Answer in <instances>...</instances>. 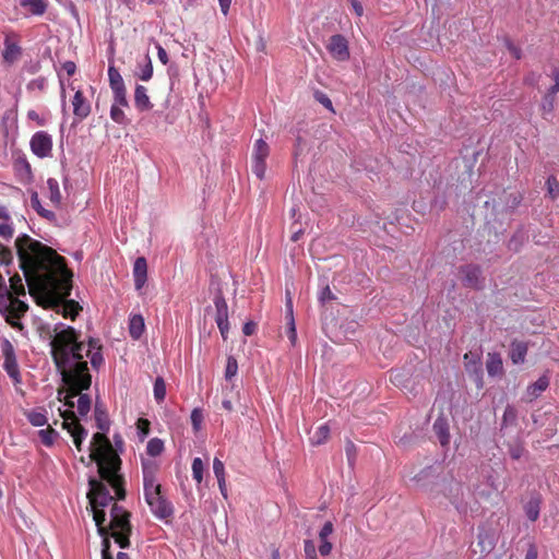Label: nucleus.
<instances>
[{"label":"nucleus","mask_w":559,"mask_h":559,"mask_svg":"<svg viewBox=\"0 0 559 559\" xmlns=\"http://www.w3.org/2000/svg\"><path fill=\"white\" fill-rule=\"evenodd\" d=\"M0 236L4 239H10L13 236V227L8 222L0 224Z\"/></svg>","instance_id":"obj_53"},{"label":"nucleus","mask_w":559,"mask_h":559,"mask_svg":"<svg viewBox=\"0 0 559 559\" xmlns=\"http://www.w3.org/2000/svg\"><path fill=\"white\" fill-rule=\"evenodd\" d=\"M305 556L306 558L317 556L314 543L310 539L305 540Z\"/></svg>","instance_id":"obj_57"},{"label":"nucleus","mask_w":559,"mask_h":559,"mask_svg":"<svg viewBox=\"0 0 559 559\" xmlns=\"http://www.w3.org/2000/svg\"><path fill=\"white\" fill-rule=\"evenodd\" d=\"M38 436L43 444L51 447L58 436V432L52 428H47L39 430Z\"/></svg>","instance_id":"obj_35"},{"label":"nucleus","mask_w":559,"mask_h":559,"mask_svg":"<svg viewBox=\"0 0 559 559\" xmlns=\"http://www.w3.org/2000/svg\"><path fill=\"white\" fill-rule=\"evenodd\" d=\"M218 2L222 13L226 16L228 14L231 0H218Z\"/></svg>","instance_id":"obj_64"},{"label":"nucleus","mask_w":559,"mask_h":559,"mask_svg":"<svg viewBox=\"0 0 559 559\" xmlns=\"http://www.w3.org/2000/svg\"><path fill=\"white\" fill-rule=\"evenodd\" d=\"M332 299H334V295H333L332 290L330 289V287L329 286L323 287L322 290L320 292L319 300L321 302H326Z\"/></svg>","instance_id":"obj_56"},{"label":"nucleus","mask_w":559,"mask_h":559,"mask_svg":"<svg viewBox=\"0 0 559 559\" xmlns=\"http://www.w3.org/2000/svg\"><path fill=\"white\" fill-rule=\"evenodd\" d=\"M154 399L157 403H160L165 400L166 396V383L163 378H156L154 382Z\"/></svg>","instance_id":"obj_36"},{"label":"nucleus","mask_w":559,"mask_h":559,"mask_svg":"<svg viewBox=\"0 0 559 559\" xmlns=\"http://www.w3.org/2000/svg\"><path fill=\"white\" fill-rule=\"evenodd\" d=\"M12 251L0 243V265H8L12 262Z\"/></svg>","instance_id":"obj_47"},{"label":"nucleus","mask_w":559,"mask_h":559,"mask_svg":"<svg viewBox=\"0 0 559 559\" xmlns=\"http://www.w3.org/2000/svg\"><path fill=\"white\" fill-rule=\"evenodd\" d=\"M556 97L546 93L542 102V110L544 115L550 114L555 107Z\"/></svg>","instance_id":"obj_46"},{"label":"nucleus","mask_w":559,"mask_h":559,"mask_svg":"<svg viewBox=\"0 0 559 559\" xmlns=\"http://www.w3.org/2000/svg\"><path fill=\"white\" fill-rule=\"evenodd\" d=\"M11 294L20 296L25 295V288L22 278L19 275L10 277V287H8Z\"/></svg>","instance_id":"obj_38"},{"label":"nucleus","mask_w":559,"mask_h":559,"mask_svg":"<svg viewBox=\"0 0 559 559\" xmlns=\"http://www.w3.org/2000/svg\"><path fill=\"white\" fill-rule=\"evenodd\" d=\"M330 435V428L326 424L320 425L310 438V442L313 445H320L324 443Z\"/></svg>","instance_id":"obj_32"},{"label":"nucleus","mask_w":559,"mask_h":559,"mask_svg":"<svg viewBox=\"0 0 559 559\" xmlns=\"http://www.w3.org/2000/svg\"><path fill=\"white\" fill-rule=\"evenodd\" d=\"M269 154V144L262 139L257 140L252 151V171L259 179H263L265 176Z\"/></svg>","instance_id":"obj_6"},{"label":"nucleus","mask_w":559,"mask_h":559,"mask_svg":"<svg viewBox=\"0 0 559 559\" xmlns=\"http://www.w3.org/2000/svg\"><path fill=\"white\" fill-rule=\"evenodd\" d=\"M486 369L490 377L502 374L503 364L500 354L488 353L486 360Z\"/></svg>","instance_id":"obj_21"},{"label":"nucleus","mask_w":559,"mask_h":559,"mask_svg":"<svg viewBox=\"0 0 559 559\" xmlns=\"http://www.w3.org/2000/svg\"><path fill=\"white\" fill-rule=\"evenodd\" d=\"M546 185L551 198H557L559 195V181L555 177H549Z\"/></svg>","instance_id":"obj_48"},{"label":"nucleus","mask_w":559,"mask_h":559,"mask_svg":"<svg viewBox=\"0 0 559 559\" xmlns=\"http://www.w3.org/2000/svg\"><path fill=\"white\" fill-rule=\"evenodd\" d=\"M90 456L97 464L100 478L115 489L118 499H123L126 492L121 487V477L118 475L120 459L112 448H107V450H102V452H94Z\"/></svg>","instance_id":"obj_4"},{"label":"nucleus","mask_w":559,"mask_h":559,"mask_svg":"<svg viewBox=\"0 0 559 559\" xmlns=\"http://www.w3.org/2000/svg\"><path fill=\"white\" fill-rule=\"evenodd\" d=\"M151 512L158 519H167L173 514V506L171 503L162 495V492H156L147 498H145Z\"/></svg>","instance_id":"obj_10"},{"label":"nucleus","mask_w":559,"mask_h":559,"mask_svg":"<svg viewBox=\"0 0 559 559\" xmlns=\"http://www.w3.org/2000/svg\"><path fill=\"white\" fill-rule=\"evenodd\" d=\"M20 266L31 290L38 289L46 295L45 307H51L64 318L74 320L81 306L69 300L72 274L55 250L27 235L15 240Z\"/></svg>","instance_id":"obj_1"},{"label":"nucleus","mask_w":559,"mask_h":559,"mask_svg":"<svg viewBox=\"0 0 559 559\" xmlns=\"http://www.w3.org/2000/svg\"><path fill=\"white\" fill-rule=\"evenodd\" d=\"M145 329L144 319L141 314H133L129 319V333L133 340H139Z\"/></svg>","instance_id":"obj_24"},{"label":"nucleus","mask_w":559,"mask_h":559,"mask_svg":"<svg viewBox=\"0 0 559 559\" xmlns=\"http://www.w3.org/2000/svg\"><path fill=\"white\" fill-rule=\"evenodd\" d=\"M164 451V442L158 438H153L147 442L146 452L151 456H158Z\"/></svg>","instance_id":"obj_34"},{"label":"nucleus","mask_w":559,"mask_h":559,"mask_svg":"<svg viewBox=\"0 0 559 559\" xmlns=\"http://www.w3.org/2000/svg\"><path fill=\"white\" fill-rule=\"evenodd\" d=\"M356 15L361 16L364 13L362 4L358 0H349Z\"/></svg>","instance_id":"obj_62"},{"label":"nucleus","mask_w":559,"mask_h":559,"mask_svg":"<svg viewBox=\"0 0 559 559\" xmlns=\"http://www.w3.org/2000/svg\"><path fill=\"white\" fill-rule=\"evenodd\" d=\"M73 114L80 120L86 118L91 112V105L81 91H76L72 99Z\"/></svg>","instance_id":"obj_15"},{"label":"nucleus","mask_w":559,"mask_h":559,"mask_svg":"<svg viewBox=\"0 0 559 559\" xmlns=\"http://www.w3.org/2000/svg\"><path fill=\"white\" fill-rule=\"evenodd\" d=\"M203 420V416L200 409H193L191 413V423L195 431H198L201 427Z\"/></svg>","instance_id":"obj_52"},{"label":"nucleus","mask_w":559,"mask_h":559,"mask_svg":"<svg viewBox=\"0 0 559 559\" xmlns=\"http://www.w3.org/2000/svg\"><path fill=\"white\" fill-rule=\"evenodd\" d=\"M29 145L32 152L39 158H45L51 155L52 139L51 135L45 131H37L34 133Z\"/></svg>","instance_id":"obj_9"},{"label":"nucleus","mask_w":559,"mask_h":559,"mask_svg":"<svg viewBox=\"0 0 559 559\" xmlns=\"http://www.w3.org/2000/svg\"><path fill=\"white\" fill-rule=\"evenodd\" d=\"M1 353L4 359L3 368L7 371L8 376L13 380L15 384L20 383L21 374L15 356V350L12 343L7 338H4L1 342Z\"/></svg>","instance_id":"obj_7"},{"label":"nucleus","mask_w":559,"mask_h":559,"mask_svg":"<svg viewBox=\"0 0 559 559\" xmlns=\"http://www.w3.org/2000/svg\"><path fill=\"white\" fill-rule=\"evenodd\" d=\"M213 472L216 478L225 477V466L224 463L218 457H215L213 460Z\"/></svg>","instance_id":"obj_50"},{"label":"nucleus","mask_w":559,"mask_h":559,"mask_svg":"<svg viewBox=\"0 0 559 559\" xmlns=\"http://www.w3.org/2000/svg\"><path fill=\"white\" fill-rule=\"evenodd\" d=\"M477 545L480 548L481 554H489L496 545L495 536L488 531H481L477 536Z\"/></svg>","instance_id":"obj_23"},{"label":"nucleus","mask_w":559,"mask_h":559,"mask_svg":"<svg viewBox=\"0 0 559 559\" xmlns=\"http://www.w3.org/2000/svg\"><path fill=\"white\" fill-rule=\"evenodd\" d=\"M332 551V544L328 540H320L319 552L321 556H328Z\"/></svg>","instance_id":"obj_58"},{"label":"nucleus","mask_w":559,"mask_h":559,"mask_svg":"<svg viewBox=\"0 0 559 559\" xmlns=\"http://www.w3.org/2000/svg\"><path fill=\"white\" fill-rule=\"evenodd\" d=\"M47 187H48V190H49V199H50V201L53 204L59 205L60 202H61V192H60V189H59L58 181L55 178H49L47 180Z\"/></svg>","instance_id":"obj_33"},{"label":"nucleus","mask_w":559,"mask_h":559,"mask_svg":"<svg viewBox=\"0 0 559 559\" xmlns=\"http://www.w3.org/2000/svg\"><path fill=\"white\" fill-rule=\"evenodd\" d=\"M108 79L112 92L126 88L123 79L115 67L108 68Z\"/></svg>","instance_id":"obj_31"},{"label":"nucleus","mask_w":559,"mask_h":559,"mask_svg":"<svg viewBox=\"0 0 559 559\" xmlns=\"http://www.w3.org/2000/svg\"><path fill=\"white\" fill-rule=\"evenodd\" d=\"M112 94H114V103L111 106H118V107H123V108L129 106L126 88L114 91Z\"/></svg>","instance_id":"obj_43"},{"label":"nucleus","mask_w":559,"mask_h":559,"mask_svg":"<svg viewBox=\"0 0 559 559\" xmlns=\"http://www.w3.org/2000/svg\"><path fill=\"white\" fill-rule=\"evenodd\" d=\"M238 371V362L235 357L228 356L226 368H225V379L227 381L231 380L237 374Z\"/></svg>","instance_id":"obj_41"},{"label":"nucleus","mask_w":559,"mask_h":559,"mask_svg":"<svg viewBox=\"0 0 559 559\" xmlns=\"http://www.w3.org/2000/svg\"><path fill=\"white\" fill-rule=\"evenodd\" d=\"M28 421L35 427H41L47 424V417L44 413L32 411L27 414Z\"/></svg>","instance_id":"obj_40"},{"label":"nucleus","mask_w":559,"mask_h":559,"mask_svg":"<svg viewBox=\"0 0 559 559\" xmlns=\"http://www.w3.org/2000/svg\"><path fill=\"white\" fill-rule=\"evenodd\" d=\"M254 330H255V324L253 322H247L243 328H242V332L245 335H252L254 333Z\"/></svg>","instance_id":"obj_63"},{"label":"nucleus","mask_w":559,"mask_h":559,"mask_svg":"<svg viewBox=\"0 0 559 559\" xmlns=\"http://www.w3.org/2000/svg\"><path fill=\"white\" fill-rule=\"evenodd\" d=\"M462 282L471 288H480L483 286L481 271L476 265H465L461 269Z\"/></svg>","instance_id":"obj_13"},{"label":"nucleus","mask_w":559,"mask_h":559,"mask_svg":"<svg viewBox=\"0 0 559 559\" xmlns=\"http://www.w3.org/2000/svg\"><path fill=\"white\" fill-rule=\"evenodd\" d=\"M31 205L40 216L49 221L55 219V213L43 207L36 191L32 192L31 194Z\"/></svg>","instance_id":"obj_30"},{"label":"nucleus","mask_w":559,"mask_h":559,"mask_svg":"<svg viewBox=\"0 0 559 559\" xmlns=\"http://www.w3.org/2000/svg\"><path fill=\"white\" fill-rule=\"evenodd\" d=\"M433 432L436 433L440 444L445 447L450 442L449 424L444 417H438L433 423Z\"/></svg>","instance_id":"obj_17"},{"label":"nucleus","mask_w":559,"mask_h":559,"mask_svg":"<svg viewBox=\"0 0 559 559\" xmlns=\"http://www.w3.org/2000/svg\"><path fill=\"white\" fill-rule=\"evenodd\" d=\"M204 464L202 459L194 457L192 461V476L193 479L200 484L203 480Z\"/></svg>","instance_id":"obj_39"},{"label":"nucleus","mask_w":559,"mask_h":559,"mask_svg":"<svg viewBox=\"0 0 559 559\" xmlns=\"http://www.w3.org/2000/svg\"><path fill=\"white\" fill-rule=\"evenodd\" d=\"M156 48H157V57H158L159 61L163 64H167V62H168L167 51L159 44H157Z\"/></svg>","instance_id":"obj_59"},{"label":"nucleus","mask_w":559,"mask_h":559,"mask_svg":"<svg viewBox=\"0 0 559 559\" xmlns=\"http://www.w3.org/2000/svg\"><path fill=\"white\" fill-rule=\"evenodd\" d=\"M542 499L539 496L532 497L524 506V512L530 521L535 522L540 512Z\"/></svg>","instance_id":"obj_25"},{"label":"nucleus","mask_w":559,"mask_h":559,"mask_svg":"<svg viewBox=\"0 0 559 559\" xmlns=\"http://www.w3.org/2000/svg\"><path fill=\"white\" fill-rule=\"evenodd\" d=\"M466 371L474 377L478 386L483 385V366L477 354L466 353L464 355Z\"/></svg>","instance_id":"obj_14"},{"label":"nucleus","mask_w":559,"mask_h":559,"mask_svg":"<svg viewBox=\"0 0 559 559\" xmlns=\"http://www.w3.org/2000/svg\"><path fill=\"white\" fill-rule=\"evenodd\" d=\"M287 336H288L290 344L293 346L296 345L297 332H296L295 319L287 321Z\"/></svg>","instance_id":"obj_49"},{"label":"nucleus","mask_w":559,"mask_h":559,"mask_svg":"<svg viewBox=\"0 0 559 559\" xmlns=\"http://www.w3.org/2000/svg\"><path fill=\"white\" fill-rule=\"evenodd\" d=\"M144 498L160 491V485L156 481L153 471L144 469L143 473Z\"/></svg>","instance_id":"obj_22"},{"label":"nucleus","mask_w":559,"mask_h":559,"mask_svg":"<svg viewBox=\"0 0 559 559\" xmlns=\"http://www.w3.org/2000/svg\"><path fill=\"white\" fill-rule=\"evenodd\" d=\"M286 318H287V321L294 319V312H293V299H292V296H290V293L289 290L287 289L286 290Z\"/></svg>","instance_id":"obj_55"},{"label":"nucleus","mask_w":559,"mask_h":559,"mask_svg":"<svg viewBox=\"0 0 559 559\" xmlns=\"http://www.w3.org/2000/svg\"><path fill=\"white\" fill-rule=\"evenodd\" d=\"M20 5L34 15H41L47 9L46 0H20Z\"/></svg>","instance_id":"obj_26"},{"label":"nucleus","mask_w":559,"mask_h":559,"mask_svg":"<svg viewBox=\"0 0 559 559\" xmlns=\"http://www.w3.org/2000/svg\"><path fill=\"white\" fill-rule=\"evenodd\" d=\"M27 305L12 296L4 277L0 274V311L7 312L14 318H19L27 310Z\"/></svg>","instance_id":"obj_5"},{"label":"nucleus","mask_w":559,"mask_h":559,"mask_svg":"<svg viewBox=\"0 0 559 559\" xmlns=\"http://www.w3.org/2000/svg\"><path fill=\"white\" fill-rule=\"evenodd\" d=\"M107 448H112L110 441L104 433L97 432L92 438L90 454L102 452V450H107Z\"/></svg>","instance_id":"obj_27"},{"label":"nucleus","mask_w":559,"mask_h":559,"mask_svg":"<svg viewBox=\"0 0 559 559\" xmlns=\"http://www.w3.org/2000/svg\"><path fill=\"white\" fill-rule=\"evenodd\" d=\"M80 336L79 331L62 322L56 323L52 330L48 331L52 360L63 381L74 391L66 402L71 407L74 405L72 399L80 391L87 390L92 383L86 358H90L94 369L104 364L99 341L90 338L85 346L84 342L79 340Z\"/></svg>","instance_id":"obj_2"},{"label":"nucleus","mask_w":559,"mask_h":559,"mask_svg":"<svg viewBox=\"0 0 559 559\" xmlns=\"http://www.w3.org/2000/svg\"><path fill=\"white\" fill-rule=\"evenodd\" d=\"M516 417H518V412H516L515 407L512 405H508L503 413V418H502L503 425L507 426V425L514 424L516 420Z\"/></svg>","instance_id":"obj_44"},{"label":"nucleus","mask_w":559,"mask_h":559,"mask_svg":"<svg viewBox=\"0 0 559 559\" xmlns=\"http://www.w3.org/2000/svg\"><path fill=\"white\" fill-rule=\"evenodd\" d=\"M313 96H314L316 100L318 103H320L321 105H323L326 109H329L330 111H334L333 104L325 93H323L321 91H316Z\"/></svg>","instance_id":"obj_45"},{"label":"nucleus","mask_w":559,"mask_h":559,"mask_svg":"<svg viewBox=\"0 0 559 559\" xmlns=\"http://www.w3.org/2000/svg\"><path fill=\"white\" fill-rule=\"evenodd\" d=\"M333 533V524L332 522L328 521L324 523L322 528L319 532V538L320 540L328 539V537Z\"/></svg>","instance_id":"obj_54"},{"label":"nucleus","mask_w":559,"mask_h":559,"mask_svg":"<svg viewBox=\"0 0 559 559\" xmlns=\"http://www.w3.org/2000/svg\"><path fill=\"white\" fill-rule=\"evenodd\" d=\"M78 413L86 416L91 409V399L87 394H80L76 403Z\"/></svg>","instance_id":"obj_37"},{"label":"nucleus","mask_w":559,"mask_h":559,"mask_svg":"<svg viewBox=\"0 0 559 559\" xmlns=\"http://www.w3.org/2000/svg\"><path fill=\"white\" fill-rule=\"evenodd\" d=\"M527 344L522 341H513L510 345V358L514 365L523 364L527 354Z\"/></svg>","instance_id":"obj_19"},{"label":"nucleus","mask_w":559,"mask_h":559,"mask_svg":"<svg viewBox=\"0 0 559 559\" xmlns=\"http://www.w3.org/2000/svg\"><path fill=\"white\" fill-rule=\"evenodd\" d=\"M136 427L142 439L148 435L150 421L147 419L140 418L136 423Z\"/></svg>","instance_id":"obj_51"},{"label":"nucleus","mask_w":559,"mask_h":559,"mask_svg":"<svg viewBox=\"0 0 559 559\" xmlns=\"http://www.w3.org/2000/svg\"><path fill=\"white\" fill-rule=\"evenodd\" d=\"M27 118L29 120L36 121L38 126L45 124V120L43 118H40L39 115L35 110H29L27 112Z\"/></svg>","instance_id":"obj_61"},{"label":"nucleus","mask_w":559,"mask_h":559,"mask_svg":"<svg viewBox=\"0 0 559 559\" xmlns=\"http://www.w3.org/2000/svg\"><path fill=\"white\" fill-rule=\"evenodd\" d=\"M17 36L13 32L7 33L3 41L4 49L2 51L3 60L12 64L14 63L20 56L22 55V49L17 44Z\"/></svg>","instance_id":"obj_12"},{"label":"nucleus","mask_w":559,"mask_h":559,"mask_svg":"<svg viewBox=\"0 0 559 559\" xmlns=\"http://www.w3.org/2000/svg\"><path fill=\"white\" fill-rule=\"evenodd\" d=\"M62 69L63 71H66V73L68 75H73L75 73V70H76V66L74 62L72 61H66L63 64H62Z\"/></svg>","instance_id":"obj_60"},{"label":"nucleus","mask_w":559,"mask_h":559,"mask_svg":"<svg viewBox=\"0 0 559 559\" xmlns=\"http://www.w3.org/2000/svg\"><path fill=\"white\" fill-rule=\"evenodd\" d=\"M549 386V378L544 374L526 389V397L530 402L536 400Z\"/></svg>","instance_id":"obj_18"},{"label":"nucleus","mask_w":559,"mask_h":559,"mask_svg":"<svg viewBox=\"0 0 559 559\" xmlns=\"http://www.w3.org/2000/svg\"><path fill=\"white\" fill-rule=\"evenodd\" d=\"M215 308H216V314H215V321L216 324H222L224 321L228 319V307L227 302L222 296H216L215 300Z\"/></svg>","instance_id":"obj_28"},{"label":"nucleus","mask_w":559,"mask_h":559,"mask_svg":"<svg viewBox=\"0 0 559 559\" xmlns=\"http://www.w3.org/2000/svg\"><path fill=\"white\" fill-rule=\"evenodd\" d=\"M133 277L135 288L141 289L144 286L147 277V263L145 258L139 257L134 261Z\"/></svg>","instance_id":"obj_16"},{"label":"nucleus","mask_w":559,"mask_h":559,"mask_svg":"<svg viewBox=\"0 0 559 559\" xmlns=\"http://www.w3.org/2000/svg\"><path fill=\"white\" fill-rule=\"evenodd\" d=\"M134 105L140 111H147L152 108V103L147 95V90L143 85H136L134 91Z\"/></svg>","instance_id":"obj_20"},{"label":"nucleus","mask_w":559,"mask_h":559,"mask_svg":"<svg viewBox=\"0 0 559 559\" xmlns=\"http://www.w3.org/2000/svg\"><path fill=\"white\" fill-rule=\"evenodd\" d=\"M62 427L68 430V432L73 438V442L79 451H81V445L84 439L87 437V430L78 421L73 412L69 415L64 414Z\"/></svg>","instance_id":"obj_8"},{"label":"nucleus","mask_w":559,"mask_h":559,"mask_svg":"<svg viewBox=\"0 0 559 559\" xmlns=\"http://www.w3.org/2000/svg\"><path fill=\"white\" fill-rule=\"evenodd\" d=\"M326 48L331 56L337 61H346L349 59L348 43L342 35L337 34L331 36Z\"/></svg>","instance_id":"obj_11"},{"label":"nucleus","mask_w":559,"mask_h":559,"mask_svg":"<svg viewBox=\"0 0 559 559\" xmlns=\"http://www.w3.org/2000/svg\"><path fill=\"white\" fill-rule=\"evenodd\" d=\"M138 68H139L138 75H139L140 80L146 82L152 79L153 64H152V60L148 55H145L142 62L138 63Z\"/></svg>","instance_id":"obj_29"},{"label":"nucleus","mask_w":559,"mask_h":559,"mask_svg":"<svg viewBox=\"0 0 559 559\" xmlns=\"http://www.w3.org/2000/svg\"><path fill=\"white\" fill-rule=\"evenodd\" d=\"M110 118L116 123H119V124H127L129 122V120L127 119V117H126V115L123 112V107L111 106V108H110Z\"/></svg>","instance_id":"obj_42"},{"label":"nucleus","mask_w":559,"mask_h":559,"mask_svg":"<svg viewBox=\"0 0 559 559\" xmlns=\"http://www.w3.org/2000/svg\"><path fill=\"white\" fill-rule=\"evenodd\" d=\"M90 503L93 510V519L96 523L98 534L103 537L102 543V559H114L110 552L111 536L120 548H128L130 546V513L122 507L114 503L110 510L109 526H105L106 513L103 510L114 501L108 488L96 479L90 480V491L87 493Z\"/></svg>","instance_id":"obj_3"}]
</instances>
